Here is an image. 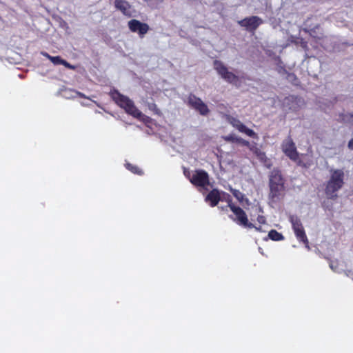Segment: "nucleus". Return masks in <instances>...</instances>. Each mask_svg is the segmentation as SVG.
Masks as SVG:
<instances>
[{"mask_svg":"<svg viewBox=\"0 0 353 353\" xmlns=\"http://www.w3.org/2000/svg\"><path fill=\"white\" fill-rule=\"evenodd\" d=\"M317 38H318L319 39H322V38H323V37H317Z\"/></svg>","mask_w":353,"mask_h":353,"instance_id":"f704fd0d","label":"nucleus"},{"mask_svg":"<svg viewBox=\"0 0 353 353\" xmlns=\"http://www.w3.org/2000/svg\"><path fill=\"white\" fill-rule=\"evenodd\" d=\"M41 54L43 56H44L45 57H46L48 59H49L50 61H51V58L53 57V56H51L47 52H41Z\"/></svg>","mask_w":353,"mask_h":353,"instance_id":"a878e982","label":"nucleus"},{"mask_svg":"<svg viewBox=\"0 0 353 353\" xmlns=\"http://www.w3.org/2000/svg\"><path fill=\"white\" fill-rule=\"evenodd\" d=\"M269 238L272 241H282L284 239V236L283 234L279 232H277L276 230H271L268 233Z\"/></svg>","mask_w":353,"mask_h":353,"instance_id":"6ab92c4d","label":"nucleus"},{"mask_svg":"<svg viewBox=\"0 0 353 353\" xmlns=\"http://www.w3.org/2000/svg\"><path fill=\"white\" fill-rule=\"evenodd\" d=\"M345 173L342 169L330 170V176L325 187V194L327 199L335 200L338 198V191L344 185Z\"/></svg>","mask_w":353,"mask_h":353,"instance_id":"7ed1b4c3","label":"nucleus"},{"mask_svg":"<svg viewBox=\"0 0 353 353\" xmlns=\"http://www.w3.org/2000/svg\"><path fill=\"white\" fill-rule=\"evenodd\" d=\"M110 97L112 100L125 112L134 118L141 119L145 123L150 122L151 119L144 115L134 105V102L128 97L121 94L118 90L111 91Z\"/></svg>","mask_w":353,"mask_h":353,"instance_id":"f03ea898","label":"nucleus"},{"mask_svg":"<svg viewBox=\"0 0 353 353\" xmlns=\"http://www.w3.org/2000/svg\"><path fill=\"white\" fill-rule=\"evenodd\" d=\"M250 150L252 151L261 161H263L267 159L265 153L258 148L256 144L252 145V147H250Z\"/></svg>","mask_w":353,"mask_h":353,"instance_id":"a211bd4d","label":"nucleus"},{"mask_svg":"<svg viewBox=\"0 0 353 353\" xmlns=\"http://www.w3.org/2000/svg\"><path fill=\"white\" fill-rule=\"evenodd\" d=\"M187 104L202 116H206L210 112L208 105L199 97L192 93L188 96Z\"/></svg>","mask_w":353,"mask_h":353,"instance_id":"39448f33","label":"nucleus"},{"mask_svg":"<svg viewBox=\"0 0 353 353\" xmlns=\"http://www.w3.org/2000/svg\"><path fill=\"white\" fill-rule=\"evenodd\" d=\"M350 118L353 121V113L350 114Z\"/></svg>","mask_w":353,"mask_h":353,"instance_id":"72a5a7b5","label":"nucleus"},{"mask_svg":"<svg viewBox=\"0 0 353 353\" xmlns=\"http://www.w3.org/2000/svg\"><path fill=\"white\" fill-rule=\"evenodd\" d=\"M314 32H315L314 29H311V30H310V34L311 36H312V37H315V36L314 35Z\"/></svg>","mask_w":353,"mask_h":353,"instance_id":"c756f323","label":"nucleus"},{"mask_svg":"<svg viewBox=\"0 0 353 353\" xmlns=\"http://www.w3.org/2000/svg\"><path fill=\"white\" fill-rule=\"evenodd\" d=\"M41 54L43 56H44L45 57H46L48 59H49L50 61H51V58L53 57V56H51L47 52H41Z\"/></svg>","mask_w":353,"mask_h":353,"instance_id":"393cba45","label":"nucleus"},{"mask_svg":"<svg viewBox=\"0 0 353 353\" xmlns=\"http://www.w3.org/2000/svg\"><path fill=\"white\" fill-rule=\"evenodd\" d=\"M263 23V19L258 16L245 17L238 21L240 26L245 28L247 31L253 34Z\"/></svg>","mask_w":353,"mask_h":353,"instance_id":"1a4fd4ad","label":"nucleus"},{"mask_svg":"<svg viewBox=\"0 0 353 353\" xmlns=\"http://www.w3.org/2000/svg\"><path fill=\"white\" fill-rule=\"evenodd\" d=\"M114 7L117 10L121 11L123 15L128 17H132L133 16L134 10L132 6L125 0H115Z\"/></svg>","mask_w":353,"mask_h":353,"instance_id":"ddd939ff","label":"nucleus"},{"mask_svg":"<svg viewBox=\"0 0 353 353\" xmlns=\"http://www.w3.org/2000/svg\"><path fill=\"white\" fill-rule=\"evenodd\" d=\"M78 94H79V95L81 97H85V96H84V94H83L80 93V92H79Z\"/></svg>","mask_w":353,"mask_h":353,"instance_id":"473e14b6","label":"nucleus"},{"mask_svg":"<svg viewBox=\"0 0 353 353\" xmlns=\"http://www.w3.org/2000/svg\"><path fill=\"white\" fill-rule=\"evenodd\" d=\"M230 191L233 196L241 203L249 204V199L246 198L241 192L236 189H230Z\"/></svg>","mask_w":353,"mask_h":353,"instance_id":"f3484780","label":"nucleus"},{"mask_svg":"<svg viewBox=\"0 0 353 353\" xmlns=\"http://www.w3.org/2000/svg\"><path fill=\"white\" fill-rule=\"evenodd\" d=\"M282 150L284 154L291 160L296 161L299 158V153L296 150L293 140L288 137L282 143Z\"/></svg>","mask_w":353,"mask_h":353,"instance_id":"f8f14e48","label":"nucleus"},{"mask_svg":"<svg viewBox=\"0 0 353 353\" xmlns=\"http://www.w3.org/2000/svg\"><path fill=\"white\" fill-rule=\"evenodd\" d=\"M302 46L303 48H307V42L306 41H303L302 42Z\"/></svg>","mask_w":353,"mask_h":353,"instance_id":"2f4dec72","label":"nucleus"},{"mask_svg":"<svg viewBox=\"0 0 353 353\" xmlns=\"http://www.w3.org/2000/svg\"><path fill=\"white\" fill-rule=\"evenodd\" d=\"M214 68L227 82L236 84L239 81V77L232 72L228 71V68L221 61L215 60L214 61Z\"/></svg>","mask_w":353,"mask_h":353,"instance_id":"423d86ee","label":"nucleus"},{"mask_svg":"<svg viewBox=\"0 0 353 353\" xmlns=\"http://www.w3.org/2000/svg\"><path fill=\"white\" fill-rule=\"evenodd\" d=\"M51 62L54 65H63L70 70H75L76 67L71 65L67 61L63 59L60 56H56L51 58Z\"/></svg>","mask_w":353,"mask_h":353,"instance_id":"2eb2a0df","label":"nucleus"},{"mask_svg":"<svg viewBox=\"0 0 353 353\" xmlns=\"http://www.w3.org/2000/svg\"><path fill=\"white\" fill-rule=\"evenodd\" d=\"M257 221L260 223V224H265L266 223V219L264 216L263 215H259L257 216Z\"/></svg>","mask_w":353,"mask_h":353,"instance_id":"5701e85b","label":"nucleus"},{"mask_svg":"<svg viewBox=\"0 0 353 353\" xmlns=\"http://www.w3.org/2000/svg\"><path fill=\"white\" fill-rule=\"evenodd\" d=\"M148 108L150 110L152 111L157 115L161 116L162 114L161 111L159 110V108L154 103H149Z\"/></svg>","mask_w":353,"mask_h":353,"instance_id":"412c9836","label":"nucleus"},{"mask_svg":"<svg viewBox=\"0 0 353 353\" xmlns=\"http://www.w3.org/2000/svg\"><path fill=\"white\" fill-rule=\"evenodd\" d=\"M205 201L209 203L211 207H215L221 201L220 192L217 189H212L205 196Z\"/></svg>","mask_w":353,"mask_h":353,"instance_id":"4468645a","label":"nucleus"},{"mask_svg":"<svg viewBox=\"0 0 353 353\" xmlns=\"http://www.w3.org/2000/svg\"><path fill=\"white\" fill-rule=\"evenodd\" d=\"M227 202H228L230 209L235 215V218H233L232 216H230V217L238 225L246 228H254L257 231H261V226L256 227L253 223H250L245 211L241 208L236 206L232 203V199L229 194H228Z\"/></svg>","mask_w":353,"mask_h":353,"instance_id":"20e7f679","label":"nucleus"},{"mask_svg":"<svg viewBox=\"0 0 353 353\" xmlns=\"http://www.w3.org/2000/svg\"><path fill=\"white\" fill-rule=\"evenodd\" d=\"M236 137H235L234 134H229L224 137V140L228 142L234 143Z\"/></svg>","mask_w":353,"mask_h":353,"instance_id":"4be33fe9","label":"nucleus"},{"mask_svg":"<svg viewBox=\"0 0 353 353\" xmlns=\"http://www.w3.org/2000/svg\"><path fill=\"white\" fill-rule=\"evenodd\" d=\"M125 168L134 174L138 175H142L143 174V171L138 166L132 165L130 163H127L125 164Z\"/></svg>","mask_w":353,"mask_h":353,"instance_id":"aec40b11","label":"nucleus"},{"mask_svg":"<svg viewBox=\"0 0 353 353\" xmlns=\"http://www.w3.org/2000/svg\"><path fill=\"white\" fill-rule=\"evenodd\" d=\"M297 98L294 96H289L288 97H285L284 100V105H286L288 107V108L291 110L296 111L297 109L296 105H297Z\"/></svg>","mask_w":353,"mask_h":353,"instance_id":"dca6fc26","label":"nucleus"},{"mask_svg":"<svg viewBox=\"0 0 353 353\" xmlns=\"http://www.w3.org/2000/svg\"><path fill=\"white\" fill-rule=\"evenodd\" d=\"M128 26L132 32L137 33L141 39H143L150 30V26L148 23L137 19L130 20L128 22Z\"/></svg>","mask_w":353,"mask_h":353,"instance_id":"9d476101","label":"nucleus"},{"mask_svg":"<svg viewBox=\"0 0 353 353\" xmlns=\"http://www.w3.org/2000/svg\"><path fill=\"white\" fill-rule=\"evenodd\" d=\"M228 208H229L228 205L224 207H219L221 210H227Z\"/></svg>","mask_w":353,"mask_h":353,"instance_id":"7c9ffc66","label":"nucleus"},{"mask_svg":"<svg viewBox=\"0 0 353 353\" xmlns=\"http://www.w3.org/2000/svg\"><path fill=\"white\" fill-rule=\"evenodd\" d=\"M190 181L194 185L201 188H204L210 183L209 175L203 170H196Z\"/></svg>","mask_w":353,"mask_h":353,"instance_id":"9b49d317","label":"nucleus"},{"mask_svg":"<svg viewBox=\"0 0 353 353\" xmlns=\"http://www.w3.org/2000/svg\"><path fill=\"white\" fill-rule=\"evenodd\" d=\"M268 179L269 199L272 202H276L284 196L285 179L281 170L278 168H274L270 172Z\"/></svg>","mask_w":353,"mask_h":353,"instance_id":"f257e3e1","label":"nucleus"},{"mask_svg":"<svg viewBox=\"0 0 353 353\" xmlns=\"http://www.w3.org/2000/svg\"><path fill=\"white\" fill-rule=\"evenodd\" d=\"M290 221L296 239L303 242L307 249H310L309 241L301 220L297 217H291Z\"/></svg>","mask_w":353,"mask_h":353,"instance_id":"6e6552de","label":"nucleus"},{"mask_svg":"<svg viewBox=\"0 0 353 353\" xmlns=\"http://www.w3.org/2000/svg\"><path fill=\"white\" fill-rule=\"evenodd\" d=\"M279 72H284V73H287V70H285V67L284 66H281L280 67V69L279 70Z\"/></svg>","mask_w":353,"mask_h":353,"instance_id":"c85d7f7f","label":"nucleus"},{"mask_svg":"<svg viewBox=\"0 0 353 353\" xmlns=\"http://www.w3.org/2000/svg\"><path fill=\"white\" fill-rule=\"evenodd\" d=\"M278 60L279 61V62H281V61L280 57H278Z\"/></svg>","mask_w":353,"mask_h":353,"instance_id":"c9c22d12","label":"nucleus"},{"mask_svg":"<svg viewBox=\"0 0 353 353\" xmlns=\"http://www.w3.org/2000/svg\"><path fill=\"white\" fill-rule=\"evenodd\" d=\"M242 140H243V139L241 138V137H236L235 139V142L234 143H240L242 142Z\"/></svg>","mask_w":353,"mask_h":353,"instance_id":"cd10ccee","label":"nucleus"},{"mask_svg":"<svg viewBox=\"0 0 353 353\" xmlns=\"http://www.w3.org/2000/svg\"><path fill=\"white\" fill-rule=\"evenodd\" d=\"M225 119L227 121L232 125L234 128L238 130L240 132L244 133L250 137L257 139V134L252 130L247 128L239 119L236 117H234L230 114L225 115Z\"/></svg>","mask_w":353,"mask_h":353,"instance_id":"0eeeda50","label":"nucleus"},{"mask_svg":"<svg viewBox=\"0 0 353 353\" xmlns=\"http://www.w3.org/2000/svg\"><path fill=\"white\" fill-rule=\"evenodd\" d=\"M347 146H348L349 149L353 150V139H352L349 141Z\"/></svg>","mask_w":353,"mask_h":353,"instance_id":"bb28decb","label":"nucleus"},{"mask_svg":"<svg viewBox=\"0 0 353 353\" xmlns=\"http://www.w3.org/2000/svg\"><path fill=\"white\" fill-rule=\"evenodd\" d=\"M241 144L243 146L248 147L250 150V147H252V144H250V143L248 141L245 140V139L242 140V142L241 143Z\"/></svg>","mask_w":353,"mask_h":353,"instance_id":"b1692460","label":"nucleus"}]
</instances>
